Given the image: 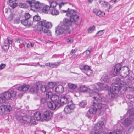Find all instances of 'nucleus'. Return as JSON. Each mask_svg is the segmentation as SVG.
Instances as JSON below:
<instances>
[{"label": "nucleus", "mask_w": 134, "mask_h": 134, "mask_svg": "<svg viewBox=\"0 0 134 134\" xmlns=\"http://www.w3.org/2000/svg\"><path fill=\"white\" fill-rule=\"evenodd\" d=\"M63 13H66V15L70 18V20L65 19L60 25L56 28L55 32L58 35L62 34L64 32L69 33L71 32L69 27L72 25V22H76L79 19V16L77 14V11L68 8L66 10H62Z\"/></svg>", "instance_id": "1"}, {"label": "nucleus", "mask_w": 134, "mask_h": 134, "mask_svg": "<svg viewBox=\"0 0 134 134\" xmlns=\"http://www.w3.org/2000/svg\"><path fill=\"white\" fill-rule=\"evenodd\" d=\"M46 97L51 98L53 103L48 102V108L51 110L58 109L60 106L68 103V99L65 96H61L59 98L58 95H54L51 92H48L46 94Z\"/></svg>", "instance_id": "2"}, {"label": "nucleus", "mask_w": 134, "mask_h": 134, "mask_svg": "<svg viewBox=\"0 0 134 134\" xmlns=\"http://www.w3.org/2000/svg\"><path fill=\"white\" fill-rule=\"evenodd\" d=\"M22 110L17 112L15 117L16 119L23 124L30 123L32 124H36V120L41 119V114L39 112L32 113L34 116L32 117L30 116H26L24 113H22Z\"/></svg>", "instance_id": "3"}, {"label": "nucleus", "mask_w": 134, "mask_h": 134, "mask_svg": "<svg viewBox=\"0 0 134 134\" xmlns=\"http://www.w3.org/2000/svg\"><path fill=\"white\" fill-rule=\"evenodd\" d=\"M92 89L90 91L89 95L93 97L94 100L97 101H102L103 98L98 93V92L100 91L106 87L104 85L100 83H98L91 86Z\"/></svg>", "instance_id": "4"}, {"label": "nucleus", "mask_w": 134, "mask_h": 134, "mask_svg": "<svg viewBox=\"0 0 134 134\" xmlns=\"http://www.w3.org/2000/svg\"><path fill=\"white\" fill-rule=\"evenodd\" d=\"M108 108V106L106 104L102 103H96L94 102L93 105L90 108L87 113L86 114V116L90 118V115L89 114H95L97 112L101 113V112L104 111Z\"/></svg>", "instance_id": "5"}, {"label": "nucleus", "mask_w": 134, "mask_h": 134, "mask_svg": "<svg viewBox=\"0 0 134 134\" xmlns=\"http://www.w3.org/2000/svg\"><path fill=\"white\" fill-rule=\"evenodd\" d=\"M37 24V30L43 32H47L48 28L51 27L52 26L51 22H47L46 20L38 22Z\"/></svg>", "instance_id": "6"}, {"label": "nucleus", "mask_w": 134, "mask_h": 134, "mask_svg": "<svg viewBox=\"0 0 134 134\" xmlns=\"http://www.w3.org/2000/svg\"><path fill=\"white\" fill-rule=\"evenodd\" d=\"M16 92L14 90H12L10 92H6L0 94V104L4 102L5 100L10 99L12 97H14L16 96Z\"/></svg>", "instance_id": "7"}, {"label": "nucleus", "mask_w": 134, "mask_h": 134, "mask_svg": "<svg viewBox=\"0 0 134 134\" xmlns=\"http://www.w3.org/2000/svg\"><path fill=\"white\" fill-rule=\"evenodd\" d=\"M115 81L117 83L112 84V88L118 92L119 91L122 87L126 84V82L124 81L123 78L120 79L119 77L115 79Z\"/></svg>", "instance_id": "8"}, {"label": "nucleus", "mask_w": 134, "mask_h": 134, "mask_svg": "<svg viewBox=\"0 0 134 134\" xmlns=\"http://www.w3.org/2000/svg\"><path fill=\"white\" fill-rule=\"evenodd\" d=\"M127 116L129 115L130 117L125 119L122 122V124L125 127H127L130 125L132 122V119L131 118L132 116H134V108L130 109L126 113Z\"/></svg>", "instance_id": "9"}, {"label": "nucleus", "mask_w": 134, "mask_h": 134, "mask_svg": "<svg viewBox=\"0 0 134 134\" xmlns=\"http://www.w3.org/2000/svg\"><path fill=\"white\" fill-rule=\"evenodd\" d=\"M91 133V134H124V133L121 131L118 130H114L112 131H108L106 133L102 129L100 130H93Z\"/></svg>", "instance_id": "10"}, {"label": "nucleus", "mask_w": 134, "mask_h": 134, "mask_svg": "<svg viewBox=\"0 0 134 134\" xmlns=\"http://www.w3.org/2000/svg\"><path fill=\"white\" fill-rule=\"evenodd\" d=\"M12 108L10 105H2L0 106V114L2 115L5 114V112H9Z\"/></svg>", "instance_id": "11"}, {"label": "nucleus", "mask_w": 134, "mask_h": 134, "mask_svg": "<svg viewBox=\"0 0 134 134\" xmlns=\"http://www.w3.org/2000/svg\"><path fill=\"white\" fill-rule=\"evenodd\" d=\"M52 115L53 113L50 111L47 110L43 113L42 117L44 120L48 121L52 119Z\"/></svg>", "instance_id": "12"}, {"label": "nucleus", "mask_w": 134, "mask_h": 134, "mask_svg": "<svg viewBox=\"0 0 134 134\" xmlns=\"http://www.w3.org/2000/svg\"><path fill=\"white\" fill-rule=\"evenodd\" d=\"M70 103L71 104H69V103L68 102V105L65 107L64 108V111L66 114L70 113L74 108L75 105L72 103V101H71Z\"/></svg>", "instance_id": "13"}, {"label": "nucleus", "mask_w": 134, "mask_h": 134, "mask_svg": "<svg viewBox=\"0 0 134 134\" xmlns=\"http://www.w3.org/2000/svg\"><path fill=\"white\" fill-rule=\"evenodd\" d=\"M121 66L120 64H116L114 66L113 71V77L118 75L121 69Z\"/></svg>", "instance_id": "14"}, {"label": "nucleus", "mask_w": 134, "mask_h": 134, "mask_svg": "<svg viewBox=\"0 0 134 134\" xmlns=\"http://www.w3.org/2000/svg\"><path fill=\"white\" fill-rule=\"evenodd\" d=\"M104 120V119H102V121H99L97 124L94 125V130H100L102 129L105 126V124L103 120Z\"/></svg>", "instance_id": "15"}, {"label": "nucleus", "mask_w": 134, "mask_h": 134, "mask_svg": "<svg viewBox=\"0 0 134 134\" xmlns=\"http://www.w3.org/2000/svg\"><path fill=\"white\" fill-rule=\"evenodd\" d=\"M39 86L38 83L32 86L30 88V91L32 93H37L38 92Z\"/></svg>", "instance_id": "16"}, {"label": "nucleus", "mask_w": 134, "mask_h": 134, "mask_svg": "<svg viewBox=\"0 0 134 134\" xmlns=\"http://www.w3.org/2000/svg\"><path fill=\"white\" fill-rule=\"evenodd\" d=\"M21 23L24 26L28 27L31 26L33 24L32 21L24 19L21 20Z\"/></svg>", "instance_id": "17"}, {"label": "nucleus", "mask_w": 134, "mask_h": 134, "mask_svg": "<svg viewBox=\"0 0 134 134\" xmlns=\"http://www.w3.org/2000/svg\"><path fill=\"white\" fill-rule=\"evenodd\" d=\"M29 85L24 84L20 86L16 87V88L21 91H25L29 89Z\"/></svg>", "instance_id": "18"}, {"label": "nucleus", "mask_w": 134, "mask_h": 134, "mask_svg": "<svg viewBox=\"0 0 134 134\" xmlns=\"http://www.w3.org/2000/svg\"><path fill=\"white\" fill-rule=\"evenodd\" d=\"M31 6L32 9L34 8L36 9H40L42 7V5L38 1H37L36 2L34 5H31Z\"/></svg>", "instance_id": "19"}, {"label": "nucleus", "mask_w": 134, "mask_h": 134, "mask_svg": "<svg viewBox=\"0 0 134 134\" xmlns=\"http://www.w3.org/2000/svg\"><path fill=\"white\" fill-rule=\"evenodd\" d=\"M46 98H42L41 100V102L42 104H44L46 102L47 103L48 107V102H50L51 103H53V101L51 102V100H52L51 98H48V97H46Z\"/></svg>", "instance_id": "20"}, {"label": "nucleus", "mask_w": 134, "mask_h": 134, "mask_svg": "<svg viewBox=\"0 0 134 134\" xmlns=\"http://www.w3.org/2000/svg\"><path fill=\"white\" fill-rule=\"evenodd\" d=\"M129 70L127 68H126V69L124 71H122L121 72V76L123 77H126L129 74Z\"/></svg>", "instance_id": "21"}, {"label": "nucleus", "mask_w": 134, "mask_h": 134, "mask_svg": "<svg viewBox=\"0 0 134 134\" xmlns=\"http://www.w3.org/2000/svg\"><path fill=\"white\" fill-rule=\"evenodd\" d=\"M64 90L63 87L61 85H58L55 88V91L57 92L62 93Z\"/></svg>", "instance_id": "22"}, {"label": "nucleus", "mask_w": 134, "mask_h": 134, "mask_svg": "<svg viewBox=\"0 0 134 134\" xmlns=\"http://www.w3.org/2000/svg\"><path fill=\"white\" fill-rule=\"evenodd\" d=\"M38 86L39 88H40L41 91L42 92H45L48 89L46 85H42L40 83H38Z\"/></svg>", "instance_id": "23"}, {"label": "nucleus", "mask_w": 134, "mask_h": 134, "mask_svg": "<svg viewBox=\"0 0 134 134\" xmlns=\"http://www.w3.org/2000/svg\"><path fill=\"white\" fill-rule=\"evenodd\" d=\"M50 13L52 15H57L59 13V11L54 8H51L50 10Z\"/></svg>", "instance_id": "24"}, {"label": "nucleus", "mask_w": 134, "mask_h": 134, "mask_svg": "<svg viewBox=\"0 0 134 134\" xmlns=\"http://www.w3.org/2000/svg\"><path fill=\"white\" fill-rule=\"evenodd\" d=\"M49 2L50 4V7L51 9L54 8L57 5V3L55 1H49Z\"/></svg>", "instance_id": "25"}, {"label": "nucleus", "mask_w": 134, "mask_h": 134, "mask_svg": "<svg viewBox=\"0 0 134 134\" xmlns=\"http://www.w3.org/2000/svg\"><path fill=\"white\" fill-rule=\"evenodd\" d=\"M68 86L69 88L70 89L74 90L77 87L76 85L71 83H68Z\"/></svg>", "instance_id": "26"}, {"label": "nucleus", "mask_w": 134, "mask_h": 134, "mask_svg": "<svg viewBox=\"0 0 134 134\" xmlns=\"http://www.w3.org/2000/svg\"><path fill=\"white\" fill-rule=\"evenodd\" d=\"M60 62H55L54 63H51V64L50 68H57L60 65Z\"/></svg>", "instance_id": "27"}, {"label": "nucleus", "mask_w": 134, "mask_h": 134, "mask_svg": "<svg viewBox=\"0 0 134 134\" xmlns=\"http://www.w3.org/2000/svg\"><path fill=\"white\" fill-rule=\"evenodd\" d=\"M87 88L85 85H80L78 88V90L81 92H85L87 90Z\"/></svg>", "instance_id": "28"}, {"label": "nucleus", "mask_w": 134, "mask_h": 134, "mask_svg": "<svg viewBox=\"0 0 134 134\" xmlns=\"http://www.w3.org/2000/svg\"><path fill=\"white\" fill-rule=\"evenodd\" d=\"M111 89L113 91V92H111V89L110 90V92H109V94L110 97H111L112 98H114L115 97V93L116 92H118L117 91H115L114 90H113L111 88Z\"/></svg>", "instance_id": "29"}, {"label": "nucleus", "mask_w": 134, "mask_h": 134, "mask_svg": "<svg viewBox=\"0 0 134 134\" xmlns=\"http://www.w3.org/2000/svg\"><path fill=\"white\" fill-rule=\"evenodd\" d=\"M51 9V8L50 7L47 5L43 7V9H42V11L43 12L47 13H48V11Z\"/></svg>", "instance_id": "30"}, {"label": "nucleus", "mask_w": 134, "mask_h": 134, "mask_svg": "<svg viewBox=\"0 0 134 134\" xmlns=\"http://www.w3.org/2000/svg\"><path fill=\"white\" fill-rule=\"evenodd\" d=\"M80 69L82 70L83 72L84 71H86L90 69L89 67L87 65H82L80 67Z\"/></svg>", "instance_id": "31"}, {"label": "nucleus", "mask_w": 134, "mask_h": 134, "mask_svg": "<svg viewBox=\"0 0 134 134\" xmlns=\"http://www.w3.org/2000/svg\"><path fill=\"white\" fill-rule=\"evenodd\" d=\"M56 85L55 82H50L48 83V87L50 88H51L54 87Z\"/></svg>", "instance_id": "32"}, {"label": "nucleus", "mask_w": 134, "mask_h": 134, "mask_svg": "<svg viewBox=\"0 0 134 134\" xmlns=\"http://www.w3.org/2000/svg\"><path fill=\"white\" fill-rule=\"evenodd\" d=\"M9 48V46L8 44L6 43H4L3 45L2 46L3 49L4 51L8 50Z\"/></svg>", "instance_id": "33"}, {"label": "nucleus", "mask_w": 134, "mask_h": 134, "mask_svg": "<svg viewBox=\"0 0 134 134\" xmlns=\"http://www.w3.org/2000/svg\"><path fill=\"white\" fill-rule=\"evenodd\" d=\"M91 50V49L90 50H87L83 52V54L86 55L85 57H87L89 56Z\"/></svg>", "instance_id": "34"}, {"label": "nucleus", "mask_w": 134, "mask_h": 134, "mask_svg": "<svg viewBox=\"0 0 134 134\" xmlns=\"http://www.w3.org/2000/svg\"><path fill=\"white\" fill-rule=\"evenodd\" d=\"M21 20L19 17L16 18L14 20V24H18L21 22Z\"/></svg>", "instance_id": "35"}, {"label": "nucleus", "mask_w": 134, "mask_h": 134, "mask_svg": "<svg viewBox=\"0 0 134 134\" xmlns=\"http://www.w3.org/2000/svg\"><path fill=\"white\" fill-rule=\"evenodd\" d=\"M18 5L19 7L21 8H27V4L24 3H19Z\"/></svg>", "instance_id": "36"}, {"label": "nucleus", "mask_w": 134, "mask_h": 134, "mask_svg": "<svg viewBox=\"0 0 134 134\" xmlns=\"http://www.w3.org/2000/svg\"><path fill=\"white\" fill-rule=\"evenodd\" d=\"M104 33V30H100L97 33L95 36L96 37L100 36L102 35Z\"/></svg>", "instance_id": "37"}, {"label": "nucleus", "mask_w": 134, "mask_h": 134, "mask_svg": "<svg viewBox=\"0 0 134 134\" xmlns=\"http://www.w3.org/2000/svg\"><path fill=\"white\" fill-rule=\"evenodd\" d=\"M40 19V18L38 15L35 16L33 17V20L34 21H38Z\"/></svg>", "instance_id": "38"}, {"label": "nucleus", "mask_w": 134, "mask_h": 134, "mask_svg": "<svg viewBox=\"0 0 134 134\" xmlns=\"http://www.w3.org/2000/svg\"><path fill=\"white\" fill-rule=\"evenodd\" d=\"M9 5L10 7L14 9L17 6V4L13 2H11L9 3Z\"/></svg>", "instance_id": "39"}, {"label": "nucleus", "mask_w": 134, "mask_h": 134, "mask_svg": "<svg viewBox=\"0 0 134 134\" xmlns=\"http://www.w3.org/2000/svg\"><path fill=\"white\" fill-rule=\"evenodd\" d=\"M100 11V10L96 8L94 9L93 10V13L97 16H98V14Z\"/></svg>", "instance_id": "40"}, {"label": "nucleus", "mask_w": 134, "mask_h": 134, "mask_svg": "<svg viewBox=\"0 0 134 134\" xmlns=\"http://www.w3.org/2000/svg\"><path fill=\"white\" fill-rule=\"evenodd\" d=\"M86 104V102L85 101H83L79 104V106L81 108H83Z\"/></svg>", "instance_id": "41"}, {"label": "nucleus", "mask_w": 134, "mask_h": 134, "mask_svg": "<svg viewBox=\"0 0 134 134\" xmlns=\"http://www.w3.org/2000/svg\"><path fill=\"white\" fill-rule=\"evenodd\" d=\"M105 13L103 12L102 11L100 10L99 11L98 14V16L99 17H103L105 16Z\"/></svg>", "instance_id": "42"}, {"label": "nucleus", "mask_w": 134, "mask_h": 134, "mask_svg": "<svg viewBox=\"0 0 134 134\" xmlns=\"http://www.w3.org/2000/svg\"><path fill=\"white\" fill-rule=\"evenodd\" d=\"M84 72L88 75H91L92 73V71L90 69H89L86 71H84Z\"/></svg>", "instance_id": "43"}, {"label": "nucleus", "mask_w": 134, "mask_h": 134, "mask_svg": "<svg viewBox=\"0 0 134 134\" xmlns=\"http://www.w3.org/2000/svg\"><path fill=\"white\" fill-rule=\"evenodd\" d=\"M30 4L31 5H34L35 3L36 2L35 0H32L31 1H26Z\"/></svg>", "instance_id": "44"}, {"label": "nucleus", "mask_w": 134, "mask_h": 134, "mask_svg": "<svg viewBox=\"0 0 134 134\" xmlns=\"http://www.w3.org/2000/svg\"><path fill=\"white\" fill-rule=\"evenodd\" d=\"M134 87L128 86H126L124 87V89L126 90L132 91L134 90Z\"/></svg>", "instance_id": "45"}, {"label": "nucleus", "mask_w": 134, "mask_h": 134, "mask_svg": "<svg viewBox=\"0 0 134 134\" xmlns=\"http://www.w3.org/2000/svg\"><path fill=\"white\" fill-rule=\"evenodd\" d=\"M102 4L106 5L107 7H108V6H109V7H108V8L109 9H110V8L111 7V5H110L108 3L104 1L102 3Z\"/></svg>", "instance_id": "46"}, {"label": "nucleus", "mask_w": 134, "mask_h": 134, "mask_svg": "<svg viewBox=\"0 0 134 134\" xmlns=\"http://www.w3.org/2000/svg\"><path fill=\"white\" fill-rule=\"evenodd\" d=\"M95 27L94 25L90 27L88 30V33L91 32L92 31L94 30Z\"/></svg>", "instance_id": "47"}, {"label": "nucleus", "mask_w": 134, "mask_h": 134, "mask_svg": "<svg viewBox=\"0 0 134 134\" xmlns=\"http://www.w3.org/2000/svg\"><path fill=\"white\" fill-rule=\"evenodd\" d=\"M74 40L72 38H68L66 40V42L68 43L71 44L73 43Z\"/></svg>", "instance_id": "48"}, {"label": "nucleus", "mask_w": 134, "mask_h": 134, "mask_svg": "<svg viewBox=\"0 0 134 134\" xmlns=\"http://www.w3.org/2000/svg\"><path fill=\"white\" fill-rule=\"evenodd\" d=\"M30 16L28 13H25L24 15V19L28 20L30 18Z\"/></svg>", "instance_id": "49"}, {"label": "nucleus", "mask_w": 134, "mask_h": 134, "mask_svg": "<svg viewBox=\"0 0 134 134\" xmlns=\"http://www.w3.org/2000/svg\"><path fill=\"white\" fill-rule=\"evenodd\" d=\"M134 102V97L133 96L132 97V98H131L129 100H128L127 101V102H128L129 103H130L132 104H133L132 103H133Z\"/></svg>", "instance_id": "50"}, {"label": "nucleus", "mask_w": 134, "mask_h": 134, "mask_svg": "<svg viewBox=\"0 0 134 134\" xmlns=\"http://www.w3.org/2000/svg\"><path fill=\"white\" fill-rule=\"evenodd\" d=\"M7 39L8 44H11L12 42V39L10 38L9 37H8L7 38Z\"/></svg>", "instance_id": "51"}, {"label": "nucleus", "mask_w": 134, "mask_h": 134, "mask_svg": "<svg viewBox=\"0 0 134 134\" xmlns=\"http://www.w3.org/2000/svg\"><path fill=\"white\" fill-rule=\"evenodd\" d=\"M103 80L105 82H108L109 81V79L108 76H106L104 78Z\"/></svg>", "instance_id": "52"}, {"label": "nucleus", "mask_w": 134, "mask_h": 134, "mask_svg": "<svg viewBox=\"0 0 134 134\" xmlns=\"http://www.w3.org/2000/svg\"><path fill=\"white\" fill-rule=\"evenodd\" d=\"M13 14H10L8 17V20L9 21H11L13 19Z\"/></svg>", "instance_id": "53"}, {"label": "nucleus", "mask_w": 134, "mask_h": 134, "mask_svg": "<svg viewBox=\"0 0 134 134\" xmlns=\"http://www.w3.org/2000/svg\"><path fill=\"white\" fill-rule=\"evenodd\" d=\"M6 66L5 64H2L0 65V70H2Z\"/></svg>", "instance_id": "54"}, {"label": "nucleus", "mask_w": 134, "mask_h": 134, "mask_svg": "<svg viewBox=\"0 0 134 134\" xmlns=\"http://www.w3.org/2000/svg\"><path fill=\"white\" fill-rule=\"evenodd\" d=\"M77 51V49L75 48L74 49H72L71 52L70 53L73 54L75 53Z\"/></svg>", "instance_id": "55"}, {"label": "nucleus", "mask_w": 134, "mask_h": 134, "mask_svg": "<svg viewBox=\"0 0 134 134\" xmlns=\"http://www.w3.org/2000/svg\"><path fill=\"white\" fill-rule=\"evenodd\" d=\"M45 33H47V35L51 36L52 35L51 32L50 31L49 29H48V31L47 32H44Z\"/></svg>", "instance_id": "56"}, {"label": "nucleus", "mask_w": 134, "mask_h": 134, "mask_svg": "<svg viewBox=\"0 0 134 134\" xmlns=\"http://www.w3.org/2000/svg\"><path fill=\"white\" fill-rule=\"evenodd\" d=\"M132 96L130 95H127L126 96V98L128 99V100H130L132 98Z\"/></svg>", "instance_id": "57"}, {"label": "nucleus", "mask_w": 134, "mask_h": 134, "mask_svg": "<svg viewBox=\"0 0 134 134\" xmlns=\"http://www.w3.org/2000/svg\"><path fill=\"white\" fill-rule=\"evenodd\" d=\"M132 16L130 18V19L134 20V12L132 13Z\"/></svg>", "instance_id": "58"}, {"label": "nucleus", "mask_w": 134, "mask_h": 134, "mask_svg": "<svg viewBox=\"0 0 134 134\" xmlns=\"http://www.w3.org/2000/svg\"><path fill=\"white\" fill-rule=\"evenodd\" d=\"M129 79L130 80H132L134 79V78L133 77L129 76Z\"/></svg>", "instance_id": "59"}, {"label": "nucleus", "mask_w": 134, "mask_h": 134, "mask_svg": "<svg viewBox=\"0 0 134 134\" xmlns=\"http://www.w3.org/2000/svg\"><path fill=\"white\" fill-rule=\"evenodd\" d=\"M39 63V62H38L36 63H32V65H34L35 66H37L38 65V64Z\"/></svg>", "instance_id": "60"}, {"label": "nucleus", "mask_w": 134, "mask_h": 134, "mask_svg": "<svg viewBox=\"0 0 134 134\" xmlns=\"http://www.w3.org/2000/svg\"><path fill=\"white\" fill-rule=\"evenodd\" d=\"M51 64V63H46L45 64V65L46 66H49V67H50Z\"/></svg>", "instance_id": "61"}, {"label": "nucleus", "mask_w": 134, "mask_h": 134, "mask_svg": "<svg viewBox=\"0 0 134 134\" xmlns=\"http://www.w3.org/2000/svg\"><path fill=\"white\" fill-rule=\"evenodd\" d=\"M78 55L76 54H74L72 55V57L73 58H75L77 57Z\"/></svg>", "instance_id": "62"}, {"label": "nucleus", "mask_w": 134, "mask_h": 134, "mask_svg": "<svg viewBox=\"0 0 134 134\" xmlns=\"http://www.w3.org/2000/svg\"><path fill=\"white\" fill-rule=\"evenodd\" d=\"M38 65L41 67H43L44 68H45V66L44 65H41L40 64H39Z\"/></svg>", "instance_id": "63"}, {"label": "nucleus", "mask_w": 134, "mask_h": 134, "mask_svg": "<svg viewBox=\"0 0 134 134\" xmlns=\"http://www.w3.org/2000/svg\"><path fill=\"white\" fill-rule=\"evenodd\" d=\"M117 0H111L110 2H115Z\"/></svg>", "instance_id": "64"}]
</instances>
